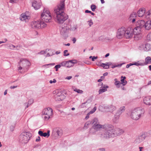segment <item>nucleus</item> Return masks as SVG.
I'll return each mask as SVG.
<instances>
[{
	"label": "nucleus",
	"instance_id": "1",
	"mask_svg": "<svg viewBox=\"0 0 151 151\" xmlns=\"http://www.w3.org/2000/svg\"><path fill=\"white\" fill-rule=\"evenodd\" d=\"M65 5L64 1H62L58 5L57 8L54 9V12L56 17V21L60 24H63L68 18L67 14L63 12Z\"/></svg>",
	"mask_w": 151,
	"mask_h": 151
},
{
	"label": "nucleus",
	"instance_id": "2",
	"mask_svg": "<svg viewBox=\"0 0 151 151\" xmlns=\"http://www.w3.org/2000/svg\"><path fill=\"white\" fill-rule=\"evenodd\" d=\"M107 127L106 130H107L106 134L105 137V138H107V139L111 137H114L120 135L124 132L123 130L119 128H114V126L111 124L108 125Z\"/></svg>",
	"mask_w": 151,
	"mask_h": 151
},
{
	"label": "nucleus",
	"instance_id": "3",
	"mask_svg": "<svg viewBox=\"0 0 151 151\" xmlns=\"http://www.w3.org/2000/svg\"><path fill=\"white\" fill-rule=\"evenodd\" d=\"M99 123H98L95 125H93L90 130V132L92 134H94L96 131L98 130L100 128H102L104 130L102 132H99V134L100 137L101 138L103 139H107V138H105V137H104L106 135L105 134H106L107 132H108L107 131V130H106V129H107L106 126H107L108 125H110V124H105L103 125H101L99 124Z\"/></svg>",
	"mask_w": 151,
	"mask_h": 151
},
{
	"label": "nucleus",
	"instance_id": "4",
	"mask_svg": "<svg viewBox=\"0 0 151 151\" xmlns=\"http://www.w3.org/2000/svg\"><path fill=\"white\" fill-rule=\"evenodd\" d=\"M144 112L145 110L142 107L136 108L131 111L130 117L133 119L137 120L143 116Z\"/></svg>",
	"mask_w": 151,
	"mask_h": 151
},
{
	"label": "nucleus",
	"instance_id": "5",
	"mask_svg": "<svg viewBox=\"0 0 151 151\" xmlns=\"http://www.w3.org/2000/svg\"><path fill=\"white\" fill-rule=\"evenodd\" d=\"M30 65V62L29 61L25 59L22 58L20 60V62L18 63V70L20 73H22L21 70L22 69L24 71H27L28 70V67Z\"/></svg>",
	"mask_w": 151,
	"mask_h": 151
},
{
	"label": "nucleus",
	"instance_id": "6",
	"mask_svg": "<svg viewBox=\"0 0 151 151\" xmlns=\"http://www.w3.org/2000/svg\"><path fill=\"white\" fill-rule=\"evenodd\" d=\"M60 34L63 37L66 39L68 36L69 27L68 25V23L65 22L61 24L60 26Z\"/></svg>",
	"mask_w": 151,
	"mask_h": 151
},
{
	"label": "nucleus",
	"instance_id": "7",
	"mask_svg": "<svg viewBox=\"0 0 151 151\" xmlns=\"http://www.w3.org/2000/svg\"><path fill=\"white\" fill-rule=\"evenodd\" d=\"M32 137V134L29 132H23L19 137V142L22 143H26Z\"/></svg>",
	"mask_w": 151,
	"mask_h": 151
},
{
	"label": "nucleus",
	"instance_id": "8",
	"mask_svg": "<svg viewBox=\"0 0 151 151\" xmlns=\"http://www.w3.org/2000/svg\"><path fill=\"white\" fill-rule=\"evenodd\" d=\"M31 24L32 28L35 29L42 28L46 26V24L41 20L33 21Z\"/></svg>",
	"mask_w": 151,
	"mask_h": 151
},
{
	"label": "nucleus",
	"instance_id": "9",
	"mask_svg": "<svg viewBox=\"0 0 151 151\" xmlns=\"http://www.w3.org/2000/svg\"><path fill=\"white\" fill-rule=\"evenodd\" d=\"M145 22L142 20H139L136 23V27L134 28V33L138 35L140 33L141 29L144 27Z\"/></svg>",
	"mask_w": 151,
	"mask_h": 151
},
{
	"label": "nucleus",
	"instance_id": "10",
	"mask_svg": "<svg viewBox=\"0 0 151 151\" xmlns=\"http://www.w3.org/2000/svg\"><path fill=\"white\" fill-rule=\"evenodd\" d=\"M41 18L43 22H48L50 21L52 17L50 14L49 11L44 9L43 12L41 14Z\"/></svg>",
	"mask_w": 151,
	"mask_h": 151
},
{
	"label": "nucleus",
	"instance_id": "11",
	"mask_svg": "<svg viewBox=\"0 0 151 151\" xmlns=\"http://www.w3.org/2000/svg\"><path fill=\"white\" fill-rule=\"evenodd\" d=\"M125 32L124 34V37L127 39L130 38L132 37L133 35H136L137 36L138 35L134 33V29L131 27H129L126 28Z\"/></svg>",
	"mask_w": 151,
	"mask_h": 151
},
{
	"label": "nucleus",
	"instance_id": "12",
	"mask_svg": "<svg viewBox=\"0 0 151 151\" xmlns=\"http://www.w3.org/2000/svg\"><path fill=\"white\" fill-rule=\"evenodd\" d=\"M52 110L50 107L43 109L42 112L43 115H45L44 119L45 120H48L52 115Z\"/></svg>",
	"mask_w": 151,
	"mask_h": 151
},
{
	"label": "nucleus",
	"instance_id": "13",
	"mask_svg": "<svg viewBox=\"0 0 151 151\" xmlns=\"http://www.w3.org/2000/svg\"><path fill=\"white\" fill-rule=\"evenodd\" d=\"M125 30L126 28L123 27H122L120 28L119 29L117 32V37L119 39L123 36H124Z\"/></svg>",
	"mask_w": 151,
	"mask_h": 151
},
{
	"label": "nucleus",
	"instance_id": "14",
	"mask_svg": "<svg viewBox=\"0 0 151 151\" xmlns=\"http://www.w3.org/2000/svg\"><path fill=\"white\" fill-rule=\"evenodd\" d=\"M52 131L53 133H56L59 136H61L63 134L62 130L58 127L54 128Z\"/></svg>",
	"mask_w": 151,
	"mask_h": 151
},
{
	"label": "nucleus",
	"instance_id": "15",
	"mask_svg": "<svg viewBox=\"0 0 151 151\" xmlns=\"http://www.w3.org/2000/svg\"><path fill=\"white\" fill-rule=\"evenodd\" d=\"M144 103L146 105H151V96H147L145 97L143 100Z\"/></svg>",
	"mask_w": 151,
	"mask_h": 151
},
{
	"label": "nucleus",
	"instance_id": "16",
	"mask_svg": "<svg viewBox=\"0 0 151 151\" xmlns=\"http://www.w3.org/2000/svg\"><path fill=\"white\" fill-rule=\"evenodd\" d=\"M105 109L107 111L112 112L116 109V107L112 105H109L104 107Z\"/></svg>",
	"mask_w": 151,
	"mask_h": 151
},
{
	"label": "nucleus",
	"instance_id": "17",
	"mask_svg": "<svg viewBox=\"0 0 151 151\" xmlns=\"http://www.w3.org/2000/svg\"><path fill=\"white\" fill-rule=\"evenodd\" d=\"M50 131L48 130L47 132H43L41 130H39L38 132V134L41 136L48 137L50 135Z\"/></svg>",
	"mask_w": 151,
	"mask_h": 151
},
{
	"label": "nucleus",
	"instance_id": "18",
	"mask_svg": "<svg viewBox=\"0 0 151 151\" xmlns=\"http://www.w3.org/2000/svg\"><path fill=\"white\" fill-rule=\"evenodd\" d=\"M144 28L146 30L150 29H151V21L148 20L145 22Z\"/></svg>",
	"mask_w": 151,
	"mask_h": 151
},
{
	"label": "nucleus",
	"instance_id": "19",
	"mask_svg": "<svg viewBox=\"0 0 151 151\" xmlns=\"http://www.w3.org/2000/svg\"><path fill=\"white\" fill-rule=\"evenodd\" d=\"M136 17L137 14L136 13L133 12L130 15L129 17V20L133 23L135 22Z\"/></svg>",
	"mask_w": 151,
	"mask_h": 151
},
{
	"label": "nucleus",
	"instance_id": "20",
	"mask_svg": "<svg viewBox=\"0 0 151 151\" xmlns=\"http://www.w3.org/2000/svg\"><path fill=\"white\" fill-rule=\"evenodd\" d=\"M32 6L35 10L39 9L41 6L40 4L38 3L36 1H34L32 2Z\"/></svg>",
	"mask_w": 151,
	"mask_h": 151
},
{
	"label": "nucleus",
	"instance_id": "21",
	"mask_svg": "<svg viewBox=\"0 0 151 151\" xmlns=\"http://www.w3.org/2000/svg\"><path fill=\"white\" fill-rule=\"evenodd\" d=\"M145 13V9L142 8L139 9L137 12L138 16L139 17H142L144 15Z\"/></svg>",
	"mask_w": 151,
	"mask_h": 151
},
{
	"label": "nucleus",
	"instance_id": "22",
	"mask_svg": "<svg viewBox=\"0 0 151 151\" xmlns=\"http://www.w3.org/2000/svg\"><path fill=\"white\" fill-rule=\"evenodd\" d=\"M109 86L106 85H104L101 87V88L99 90V94H100L107 91L106 88H108Z\"/></svg>",
	"mask_w": 151,
	"mask_h": 151
},
{
	"label": "nucleus",
	"instance_id": "23",
	"mask_svg": "<svg viewBox=\"0 0 151 151\" xmlns=\"http://www.w3.org/2000/svg\"><path fill=\"white\" fill-rule=\"evenodd\" d=\"M111 64V62H107L105 63H102L100 66L104 68L108 69L109 68V65Z\"/></svg>",
	"mask_w": 151,
	"mask_h": 151
},
{
	"label": "nucleus",
	"instance_id": "24",
	"mask_svg": "<svg viewBox=\"0 0 151 151\" xmlns=\"http://www.w3.org/2000/svg\"><path fill=\"white\" fill-rule=\"evenodd\" d=\"M145 62H142L144 64V65H146L148 64L151 63V58L149 56H147L146 58L145 59Z\"/></svg>",
	"mask_w": 151,
	"mask_h": 151
},
{
	"label": "nucleus",
	"instance_id": "25",
	"mask_svg": "<svg viewBox=\"0 0 151 151\" xmlns=\"http://www.w3.org/2000/svg\"><path fill=\"white\" fill-rule=\"evenodd\" d=\"M26 13H29L28 12H26L22 14H21V17L20 18V19L22 20H24L26 19H28V16L26 15Z\"/></svg>",
	"mask_w": 151,
	"mask_h": 151
},
{
	"label": "nucleus",
	"instance_id": "26",
	"mask_svg": "<svg viewBox=\"0 0 151 151\" xmlns=\"http://www.w3.org/2000/svg\"><path fill=\"white\" fill-rule=\"evenodd\" d=\"M144 50L148 51L151 50V44L149 43L146 44L145 45L144 47Z\"/></svg>",
	"mask_w": 151,
	"mask_h": 151
},
{
	"label": "nucleus",
	"instance_id": "27",
	"mask_svg": "<svg viewBox=\"0 0 151 151\" xmlns=\"http://www.w3.org/2000/svg\"><path fill=\"white\" fill-rule=\"evenodd\" d=\"M63 96V95H62V93L61 92H58L55 95V98L58 97L57 99L59 101L62 100V97Z\"/></svg>",
	"mask_w": 151,
	"mask_h": 151
},
{
	"label": "nucleus",
	"instance_id": "28",
	"mask_svg": "<svg viewBox=\"0 0 151 151\" xmlns=\"http://www.w3.org/2000/svg\"><path fill=\"white\" fill-rule=\"evenodd\" d=\"M120 115L119 113L117 112L114 116V118L113 119V121L114 123H116L117 121L119 119V116Z\"/></svg>",
	"mask_w": 151,
	"mask_h": 151
},
{
	"label": "nucleus",
	"instance_id": "29",
	"mask_svg": "<svg viewBox=\"0 0 151 151\" xmlns=\"http://www.w3.org/2000/svg\"><path fill=\"white\" fill-rule=\"evenodd\" d=\"M121 78L122 79L121 80V84H122L123 86H125L127 83V81L124 80L126 79V77L125 76L123 77L121 76Z\"/></svg>",
	"mask_w": 151,
	"mask_h": 151
},
{
	"label": "nucleus",
	"instance_id": "30",
	"mask_svg": "<svg viewBox=\"0 0 151 151\" xmlns=\"http://www.w3.org/2000/svg\"><path fill=\"white\" fill-rule=\"evenodd\" d=\"M125 108L124 106L121 107L117 111V112L119 113L120 115L121 114L124 112L125 110Z\"/></svg>",
	"mask_w": 151,
	"mask_h": 151
},
{
	"label": "nucleus",
	"instance_id": "31",
	"mask_svg": "<svg viewBox=\"0 0 151 151\" xmlns=\"http://www.w3.org/2000/svg\"><path fill=\"white\" fill-rule=\"evenodd\" d=\"M145 16L147 18L151 19V9L149 10L146 13Z\"/></svg>",
	"mask_w": 151,
	"mask_h": 151
},
{
	"label": "nucleus",
	"instance_id": "32",
	"mask_svg": "<svg viewBox=\"0 0 151 151\" xmlns=\"http://www.w3.org/2000/svg\"><path fill=\"white\" fill-rule=\"evenodd\" d=\"M34 102V100L32 99H29L27 102V104L25 108V109H26L29 106L33 103Z\"/></svg>",
	"mask_w": 151,
	"mask_h": 151
},
{
	"label": "nucleus",
	"instance_id": "33",
	"mask_svg": "<svg viewBox=\"0 0 151 151\" xmlns=\"http://www.w3.org/2000/svg\"><path fill=\"white\" fill-rule=\"evenodd\" d=\"M90 121L92 122L91 124H93V125H95L99 123L98 119L96 118H94L92 121Z\"/></svg>",
	"mask_w": 151,
	"mask_h": 151
},
{
	"label": "nucleus",
	"instance_id": "34",
	"mask_svg": "<svg viewBox=\"0 0 151 151\" xmlns=\"http://www.w3.org/2000/svg\"><path fill=\"white\" fill-rule=\"evenodd\" d=\"M114 81H115L114 83L115 85L117 87L119 88L120 86V85L121 84V82L119 81H117L116 78H115Z\"/></svg>",
	"mask_w": 151,
	"mask_h": 151
},
{
	"label": "nucleus",
	"instance_id": "35",
	"mask_svg": "<svg viewBox=\"0 0 151 151\" xmlns=\"http://www.w3.org/2000/svg\"><path fill=\"white\" fill-rule=\"evenodd\" d=\"M139 137L140 138V139L141 140H142V141L144 139H145V138L146 137V136L145 134H143L141 135H140L139 136Z\"/></svg>",
	"mask_w": 151,
	"mask_h": 151
},
{
	"label": "nucleus",
	"instance_id": "36",
	"mask_svg": "<svg viewBox=\"0 0 151 151\" xmlns=\"http://www.w3.org/2000/svg\"><path fill=\"white\" fill-rule=\"evenodd\" d=\"M69 62L71 65H72V66H73L74 64L76 63H77V60H69Z\"/></svg>",
	"mask_w": 151,
	"mask_h": 151
},
{
	"label": "nucleus",
	"instance_id": "37",
	"mask_svg": "<svg viewBox=\"0 0 151 151\" xmlns=\"http://www.w3.org/2000/svg\"><path fill=\"white\" fill-rule=\"evenodd\" d=\"M122 64H123V63L120 64H117V65H113L111 64V65H110L112 66L111 67L112 68H115L117 67H120L122 66Z\"/></svg>",
	"mask_w": 151,
	"mask_h": 151
},
{
	"label": "nucleus",
	"instance_id": "38",
	"mask_svg": "<svg viewBox=\"0 0 151 151\" xmlns=\"http://www.w3.org/2000/svg\"><path fill=\"white\" fill-rule=\"evenodd\" d=\"M96 6L94 4H92L91 6V8L93 12H94L96 9Z\"/></svg>",
	"mask_w": 151,
	"mask_h": 151
},
{
	"label": "nucleus",
	"instance_id": "39",
	"mask_svg": "<svg viewBox=\"0 0 151 151\" xmlns=\"http://www.w3.org/2000/svg\"><path fill=\"white\" fill-rule=\"evenodd\" d=\"M92 122L90 121H88L85 124L84 126V128H87L88 127V126L91 124Z\"/></svg>",
	"mask_w": 151,
	"mask_h": 151
},
{
	"label": "nucleus",
	"instance_id": "40",
	"mask_svg": "<svg viewBox=\"0 0 151 151\" xmlns=\"http://www.w3.org/2000/svg\"><path fill=\"white\" fill-rule=\"evenodd\" d=\"M133 64L134 65L138 66L139 65L143 66L144 64H143L142 63L135 62L133 63Z\"/></svg>",
	"mask_w": 151,
	"mask_h": 151
},
{
	"label": "nucleus",
	"instance_id": "41",
	"mask_svg": "<svg viewBox=\"0 0 151 151\" xmlns=\"http://www.w3.org/2000/svg\"><path fill=\"white\" fill-rule=\"evenodd\" d=\"M135 141L136 143H139L141 142L142 141L140 139V138L138 136V137L135 139Z\"/></svg>",
	"mask_w": 151,
	"mask_h": 151
},
{
	"label": "nucleus",
	"instance_id": "42",
	"mask_svg": "<svg viewBox=\"0 0 151 151\" xmlns=\"http://www.w3.org/2000/svg\"><path fill=\"white\" fill-rule=\"evenodd\" d=\"M147 40L151 41V33H150L147 35Z\"/></svg>",
	"mask_w": 151,
	"mask_h": 151
},
{
	"label": "nucleus",
	"instance_id": "43",
	"mask_svg": "<svg viewBox=\"0 0 151 151\" xmlns=\"http://www.w3.org/2000/svg\"><path fill=\"white\" fill-rule=\"evenodd\" d=\"M66 67L70 68L72 67V65H71L70 63L69 62V60L66 61Z\"/></svg>",
	"mask_w": 151,
	"mask_h": 151
},
{
	"label": "nucleus",
	"instance_id": "44",
	"mask_svg": "<svg viewBox=\"0 0 151 151\" xmlns=\"http://www.w3.org/2000/svg\"><path fill=\"white\" fill-rule=\"evenodd\" d=\"M74 91L77 92L78 93H82L83 91L82 90L80 89H78L77 88L75 89L74 90Z\"/></svg>",
	"mask_w": 151,
	"mask_h": 151
},
{
	"label": "nucleus",
	"instance_id": "45",
	"mask_svg": "<svg viewBox=\"0 0 151 151\" xmlns=\"http://www.w3.org/2000/svg\"><path fill=\"white\" fill-rule=\"evenodd\" d=\"M85 12L86 13H90L91 15H95V14L92 12L91 11H89L88 10H86L85 11Z\"/></svg>",
	"mask_w": 151,
	"mask_h": 151
},
{
	"label": "nucleus",
	"instance_id": "46",
	"mask_svg": "<svg viewBox=\"0 0 151 151\" xmlns=\"http://www.w3.org/2000/svg\"><path fill=\"white\" fill-rule=\"evenodd\" d=\"M68 52V50H65L64 51V56H68L70 54L69 53L66 54V52Z\"/></svg>",
	"mask_w": 151,
	"mask_h": 151
},
{
	"label": "nucleus",
	"instance_id": "47",
	"mask_svg": "<svg viewBox=\"0 0 151 151\" xmlns=\"http://www.w3.org/2000/svg\"><path fill=\"white\" fill-rule=\"evenodd\" d=\"M66 61L63 62L62 63H61L60 64L61 65V66H65L66 67Z\"/></svg>",
	"mask_w": 151,
	"mask_h": 151
},
{
	"label": "nucleus",
	"instance_id": "48",
	"mask_svg": "<svg viewBox=\"0 0 151 151\" xmlns=\"http://www.w3.org/2000/svg\"><path fill=\"white\" fill-rule=\"evenodd\" d=\"M55 65V63H50L49 64H45L43 66L44 67H45L46 66H54Z\"/></svg>",
	"mask_w": 151,
	"mask_h": 151
},
{
	"label": "nucleus",
	"instance_id": "49",
	"mask_svg": "<svg viewBox=\"0 0 151 151\" xmlns=\"http://www.w3.org/2000/svg\"><path fill=\"white\" fill-rule=\"evenodd\" d=\"M88 22H89V25L90 27H91V26L93 24V23L91 19L90 20L88 21Z\"/></svg>",
	"mask_w": 151,
	"mask_h": 151
},
{
	"label": "nucleus",
	"instance_id": "50",
	"mask_svg": "<svg viewBox=\"0 0 151 151\" xmlns=\"http://www.w3.org/2000/svg\"><path fill=\"white\" fill-rule=\"evenodd\" d=\"M56 82V81L55 79H54L53 81L50 80L49 81V82L50 83H55Z\"/></svg>",
	"mask_w": 151,
	"mask_h": 151
},
{
	"label": "nucleus",
	"instance_id": "51",
	"mask_svg": "<svg viewBox=\"0 0 151 151\" xmlns=\"http://www.w3.org/2000/svg\"><path fill=\"white\" fill-rule=\"evenodd\" d=\"M61 66V65H60V64H58V65H56L55 66L54 68H57L58 69V68H60Z\"/></svg>",
	"mask_w": 151,
	"mask_h": 151
},
{
	"label": "nucleus",
	"instance_id": "52",
	"mask_svg": "<svg viewBox=\"0 0 151 151\" xmlns=\"http://www.w3.org/2000/svg\"><path fill=\"white\" fill-rule=\"evenodd\" d=\"M98 58V57L97 56H93V58L92 59V61H95V59H96Z\"/></svg>",
	"mask_w": 151,
	"mask_h": 151
},
{
	"label": "nucleus",
	"instance_id": "53",
	"mask_svg": "<svg viewBox=\"0 0 151 151\" xmlns=\"http://www.w3.org/2000/svg\"><path fill=\"white\" fill-rule=\"evenodd\" d=\"M18 0H10V2L11 3H16Z\"/></svg>",
	"mask_w": 151,
	"mask_h": 151
},
{
	"label": "nucleus",
	"instance_id": "54",
	"mask_svg": "<svg viewBox=\"0 0 151 151\" xmlns=\"http://www.w3.org/2000/svg\"><path fill=\"white\" fill-rule=\"evenodd\" d=\"M45 53V52L44 50L42 51L41 52H40L38 53L39 54H41V55L44 54Z\"/></svg>",
	"mask_w": 151,
	"mask_h": 151
},
{
	"label": "nucleus",
	"instance_id": "55",
	"mask_svg": "<svg viewBox=\"0 0 151 151\" xmlns=\"http://www.w3.org/2000/svg\"><path fill=\"white\" fill-rule=\"evenodd\" d=\"M14 127L13 125H12L10 127V129L11 131H12L14 130Z\"/></svg>",
	"mask_w": 151,
	"mask_h": 151
},
{
	"label": "nucleus",
	"instance_id": "56",
	"mask_svg": "<svg viewBox=\"0 0 151 151\" xmlns=\"http://www.w3.org/2000/svg\"><path fill=\"white\" fill-rule=\"evenodd\" d=\"M98 150L100 151H105V149L104 148H100Z\"/></svg>",
	"mask_w": 151,
	"mask_h": 151
},
{
	"label": "nucleus",
	"instance_id": "57",
	"mask_svg": "<svg viewBox=\"0 0 151 151\" xmlns=\"http://www.w3.org/2000/svg\"><path fill=\"white\" fill-rule=\"evenodd\" d=\"M40 138L39 136H38L36 139V141L37 142L39 141H40Z\"/></svg>",
	"mask_w": 151,
	"mask_h": 151
},
{
	"label": "nucleus",
	"instance_id": "58",
	"mask_svg": "<svg viewBox=\"0 0 151 151\" xmlns=\"http://www.w3.org/2000/svg\"><path fill=\"white\" fill-rule=\"evenodd\" d=\"M10 46L11 47V49L12 50H13L14 48L16 47V46L13 45H12Z\"/></svg>",
	"mask_w": 151,
	"mask_h": 151
},
{
	"label": "nucleus",
	"instance_id": "59",
	"mask_svg": "<svg viewBox=\"0 0 151 151\" xmlns=\"http://www.w3.org/2000/svg\"><path fill=\"white\" fill-rule=\"evenodd\" d=\"M90 115V114L88 113L86 117H85V119H87L89 118V116Z\"/></svg>",
	"mask_w": 151,
	"mask_h": 151
},
{
	"label": "nucleus",
	"instance_id": "60",
	"mask_svg": "<svg viewBox=\"0 0 151 151\" xmlns=\"http://www.w3.org/2000/svg\"><path fill=\"white\" fill-rule=\"evenodd\" d=\"M21 47V46L20 45H17L16 47V49L17 50H18L19 49V48H20Z\"/></svg>",
	"mask_w": 151,
	"mask_h": 151
},
{
	"label": "nucleus",
	"instance_id": "61",
	"mask_svg": "<svg viewBox=\"0 0 151 151\" xmlns=\"http://www.w3.org/2000/svg\"><path fill=\"white\" fill-rule=\"evenodd\" d=\"M72 78V77L71 76H69L66 77L65 79H67L68 80H70Z\"/></svg>",
	"mask_w": 151,
	"mask_h": 151
},
{
	"label": "nucleus",
	"instance_id": "62",
	"mask_svg": "<svg viewBox=\"0 0 151 151\" xmlns=\"http://www.w3.org/2000/svg\"><path fill=\"white\" fill-rule=\"evenodd\" d=\"M17 87V86H11L10 87L11 89H14Z\"/></svg>",
	"mask_w": 151,
	"mask_h": 151
},
{
	"label": "nucleus",
	"instance_id": "63",
	"mask_svg": "<svg viewBox=\"0 0 151 151\" xmlns=\"http://www.w3.org/2000/svg\"><path fill=\"white\" fill-rule=\"evenodd\" d=\"M86 102H87V101L86 102H84V103H82V104L81 105V107L83 108L84 107V104H85Z\"/></svg>",
	"mask_w": 151,
	"mask_h": 151
},
{
	"label": "nucleus",
	"instance_id": "64",
	"mask_svg": "<svg viewBox=\"0 0 151 151\" xmlns=\"http://www.w3.org/2000/svg\"><path fill=\"white\" fill-rule=\"evenodd\" d=\"M73 43H75L76 41V39L75 38H74L73 40Z\"/></svg>",
	"mask_w": 151,
	"mask_h": 151
}]
</instances>
